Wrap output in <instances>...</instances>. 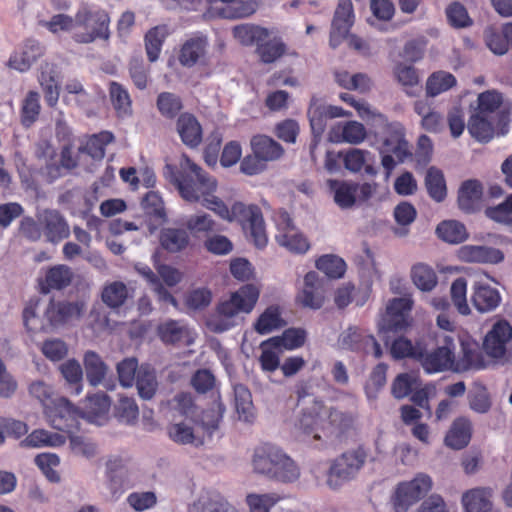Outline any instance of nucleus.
I'll list each match as a JSON object with an SVG mask.
<instances>
[{"mask_svg":"<svg viewBox=\"0 0 512 512\" xmlns=\"http://www.w3.org/2000/svg\"><path fill=\"white\" fill-rule=\"evenodd\" d=\"M357 418L355 412L327 408L321 398L315 397L309 406L302 408L295 428L308 441H326L353 430Z\"/></svg>","mask_w":512,"mask_h":512,"instance_id":"1","label":"nucleus"},{"mask_svg":"<svg viewBox=\"0 0 512 512\" xmlns=\"http://www.w3.org/2000/svg\"><path fill=\"white\" fill-rule=\"evenodd\" d=\"M170 170V182L175 185L180 196L188 202L203 199V205L217 214L221 219H230L229 208L219 197L213 195L217 189V181L205 172L189 157L184 156L178 169L167 166Z\"/></svg>","mask_w":512,"mask_h":512,"instance_id":"2","label":"nucleus"},{"mask_svg":"<svg viewBox=\"0 0 512 512\" xmlns=\"http://www.w3.org/2000/svg\"><path fill=\"white\" fill-rule=\"evenodd\" d=\"M252 467L254 472L283 483L295 482L300 477L295 461L271 443H263L254 449Z\"/></svg>","mask_w":512,"mask_h":512,"instance_id":"3","label":"nucleus"},{"mask_svg":"<svg viewBox=\"0 0 512 512\" xmlns=\"http://www.w3.org/2000/svg\"><path fill=\"white\" fill-rule=\"evenodd\" d=\"M260 291L253 284H245L233 292L229 299L220 302L215 314L209 319L210 329L216 333H222L236 325V317L239 313H250L258 299Z\"/></svg>","mask_w":512,"mask_h":512,"instance_id":"4","label":"nucleus"},{"mask_svg":"<svg viewBox=\"0 0 512 512\" xmlns=\"http://www.w3.org/2000/svg\"><path fill=\"white\" fill-rule=\"evenodd\" d=\"M75 28L72 38L76 43L89 44L96 40L108 41L110 38V16L101 8H92L83 4L75 14Z\"/></svg>","mask_w":512,"mask_h":512,"instance_id":"5","label":"nucleus"},{"mask_svg":"<svg viewBox=\"0 0 512 512\" xmlns=\"http://www.w3.org/2000/svg\"><path fill=\"white\" fill-rule=\"evenodd\" d=\"M367 457L368 452L363 445L343 452L333 460L329 468L327 485L331 489H338L355 478L365 465Z\"/></svg>","mask_w":512,"mask_h":512,"instance_id":"6","label":"nucleus"},{"mask_svg":"<svg viewBox=\"0 0 512 512\" xmlns=\"http://www.w3.org/2000/svg\"><path fill=\"white\" fill-rule=\"evenodd\" d=\"M435 340L437 346L432 351L427 352L422 347V357L419 359V363L429 374L444 371L454 372L457 339L451 334L438 333Z\"/></svg>","mask_w":512,"mask_h":512,"instance_id":"7","label":"nucleus"},{"mask_svg":"<svg viewBox=\"0 0 512 512\" xmlns=\"http://www.w3.org/2000/svg\"><path fill=\"white\" fill-rule=\"evenodd\" d=\"M237 222L249 236L254 245L262 249L267 245L268 238L261 209L257 205H245L235 202L231 207L228 222Z\"/></svg>","mask_w":512,"mask_h":512,"instance_id":"8","label":"nucleus"},{"mask_svg":"<svg viewBox=\"0 0 512 512\" xmlns=\"http://www.w3.org/2000/svg\"><path fill=\"white\" fill-rule=\"evenodd\" d=\"M432 479L425 473H418L412 480L400 482L393 496L395 512H407L408 509L432 489Z\"/></svg>","mask_w":512,"mask_h":512,"instance_id":"9","label":"nucleus"},{"mask_svg":"<svg viewBox=\"0 0 512 512\" xmlns=\"http://www.w3.org/2000/svg\"><path fill=\"white\" fill-rule=\"evenodd\" d=\"M44 414L50 425L68 436L79 430L80 411L66 398H55L46 406Z\"/></svg>","mask_w":512,"mask_h":512,"instance_id":"10","label":"nucleus"},{"mask_svg":"<svg viewBox=\"0 0 512 512\" xmlns=\"http://www.w3.org/2000/svg\"><path fill=\"white\" fill-rule=\"evenodd\" d=\"M412 309V301L405 297L393 298L386 306V312L382 316L378 329L380 333H404L411 325L409 312Z\"/></svg>","mask_w":512,"mask_h":512,"instance_id":"11","label":"nucleus"},{"mask_svg":"<svg viewBox=\"0 0 512 512\" xmlns=\"http://www.w3.org/2000/svg\"><path fill=\"white\" fill-rule=\"evenodd\" d=\"M380 153H392L398 162H404L412 156L405 139V128L400 122H386L382 131Z\"/></svg>","mask_w":512,"mask_h":512,"instance_id":"12","label":"nucleus"},{"mask_svg":"<svg viewBox=\"0 0 512 512\" xmlns=\"http://www.w3.org/2000/svg\"><path fill=\"white\" fill-rule=\"evenodd\" d=\"M512 339V327L506 320H499L492 326L483 341V349L494 359H503L507 352V344Z\"/></svg>","mask_w":512,"mask_h":512,"instance_id":"13","label":"nucleus"},{"mask_svg":"<svg viewBox=\"0 0 512 512\" xmlns=\"http://www.w3.org/2000/svg\"><path fill=\"white\" fill-rule=\"evenodd\" d=\"M38 221L46 241L58 244L70 235V227L65 217L55 209H45L38 214Z\"/></svg>","mask_w":512,"mask_h":512,"instance_id":"14","label":"nucleus"},{"mask_svg":"<svg viewBox=\"0 0 512 512\" xmlns=\"http://www.w3.org/2000/svg\"><path fill=\"white\" fill-rule=\"evenodd\" d=\"M83 305L78 302L50 300L44 312L49 331L65 325L73 318L81 316Z\"/></svg>","mask_w":512,"mask_h":512,"instance_id":"15","label":"nucleus"},{"mask_svg":"<svg viewBox=\"0 0 512 512\" xmlns=\"http://www.w3.org/2000/svg\"><path fill=\"white\" fill-rule=\"evenodd\" d=\"M379 336L386 346H389V352L394 360L413 359L419 362L422 357V346L419 343L415 345L411 340L404 337L403 333H380Z\"/></svg>","mask_w":512,"mask_h":512,"instance_id":"16","label":"nucleus"},{"mask_svg":"<svg viewBox=\"0 0 512 512\" xmlns=\"http://www.w3.org/2000/svg\"><path fill=\"white\" fill-rule=\"evenodd\" d=\"M323 283L315 271L308 272L304 277L303 289L297 294L296 302L305 308L320 309L324 304Z\"/></svg>","mask_w":512,"mask_h":512,"instance_id":"17","label":"nucleus"},{"mask_svg":"<svg viewBox=\"0 0 512 512\" xmlns=\"http://www.w3.org/2000/svg\"><path fill=\"white\" fill-rule=\"evenodd\" d=\"M312 132L316 136L324 133L327 122L330 119L349 116L341 107L338 106H325L318 103L317 100L312 99L307 111Z\"/></svg>","mask_w":512,"mask_h":512,"instance_id":"18","label":"nucleus"},{"mask_svg":"<svg viewBox=\"0 0 512 512\" xmlns=\"http://www.w3.org/2000/svg\"><path fill=\"white\" fill-rule=\"evenodd\" d=\"M460 260L468 263L498 264L504 260V253L484 245H464L458 250Z\"/></svg>","mask_w":512,"mask_h":512,"instance_id":"19","label":"nucleus"},{"mask_svg":"<svg viewBox=\"0 0 512 512\" xmlns=\"http://www.w3.org/2000/svg\"><path fill=\"white\" fill-rule=\"evenodd\" d=\"M482 196L483 186L479 180L464 181L458 190L459 209L467 214L475 213L480 209Z\"/></svg>","mask_w":512,"mask_h":512,"instance_id":"20","label":"nucleus"},{"mask_svg":"<svg viewBox=\"0 0 512 512\" xmlns=\"http://www.w3.org/2000/svg\"><path fill=\"white\" fill-rule=\"evenodd\" d=\"M176 128L180 139L186 146L196 148L201 144L202 126L192 113H182L176 121Z\"/></svg>","mask_w":512,"mask_h":512,"instance_id":"21","label":"nucleus"},{"mask_svg":"<svg viewBox=\"0 0 512 512\" xmlns=\"http://www.w3.org/2000/svg\"><path fill=\"white\" fill-rule=\"evenodd\" d=\"M207 47L206 37L196 36L186 40L179 51V63L187 68L203 63L206 58Z\"/></svg>","mask_w":512,"mask_h":512,"instance_id":"22","label":"nucleus"},{"mask_svg":"<svg viewBox=\"0 0 512 512\" xmlns=\"http://www.w3.org/2000/svg\"><path fill=\"white\" fill-rule=\"evenodd\" d=\"M471 302L480 313L494 311L501 303V295L496 288L488 284L476 282L473 286Z\"/></svg>","mask_w":512,"mask_h":512,"instance_id":"23","label":"nucleus"},{"mask_svg":"<svg viewBox=\"0 0 512 512\" xmlns=\"http://www.w3.org/2000/svg\"><path fill=\"white\" fill-rule=\"evenodd\" d=\"M190 235L186 228L164 227L159 233V243L163 250L175 254L190 246Z\"/></svg>","mask_w":512,"mask_h":512,"instance_id":"24","label":"nucleus"},{"mask_svg":"<svg viewBox=\"0 0 512 512\" xmlns=\"http://www.w3.org/2000/svg\"><path fill=\"white\" fill-rule=\"evenodd\" d=\"M74 278L72 269L64 264L50 267L44 280L40 283L41 293L48 294L52 290H62L68 287Z\"/></svg>","mask_w":512,"mask_h":512,"instance_id":"25","label":"nucleus"},{"mask_svg":"<svg viewBox=\"0 0 512 512\" xmlns=\"http://www.w3.org/2000/svg\"><path fill=\"white\" fill-rule=\"evenodd\" d=\"M44 54V47L39 41L28 39L21 53H15L9 59V66L17 71H28L31 65Z\"/></svg>","mask_w":512,"mask_h":512,"instance_id":"26","label":"nucleus"},{"mask_svg":"<svg viewBox=\"0 0 512 512\" xmlns=\"http://www.w3.org/2000/svg\"><path fill=\"white\" fill-rule=\"evenodd\" d=\"M190 512H239L217 491L201 494L192 504Z\"/></svg>","mask_w":512,"mask_h":512,"instance_id":"27","label":"nucleus"},{"mask_svg":"<svg viewBox=\"0 0 512 512\" xmlns=\"http://www.w3.org/2000/svg\"><path fill=\"white\" fill-rule=\"evenodd\" d=\"M329 190L333 193L335 203L342 209H348L357 201L358 183L337 179L327 181Z\"/></svg>","mask_w":512,"mask_h":512,"instance_id":"28","label":"nucleus"},{"mask_svg":"<svg viewBox=\"0 0 512 512\" xmlns=\"http://www.w3.org/2000/svg\"><path fill=\"white\" fill-rule=\"evenodd\" d=\"M471 436V422L464 417H459L453 421L450 429L446 433L444 442L446 446L460 450L469 444Z\"/></svg>","mask_w":512,"mask_h":512,"instance_id":"29","label":"nucleus"},{"mask_svg":"<svg viewBox=\"0 0 512 512\" xmlns=\"http://www.w3.org/2000/svg\"><path fill=\"white\" fill-rule=\"evenodd\" d=\"M307 333L302 328H288L279 336L271 337L263 341L264 345H271L278 351L296 350L302 347L306 341Z\"/></svg>","mask_w":512,"mask_h":512,"instance_id":"30","label":"nucleus"},{"mask_svg":"<svg viewBox=\"0 0 512 512\" xmlns=\"http://www.w3.org/2000/svg\"><path fill=\"white\" fill-rule=\"evenodd\" d=\"M251 148L255 155H257L265 163L279 159L283 153V147L266 135H256L251 139Z\"/></svg>","mask_w":512,"mask_h":512,"instance_id":"31","label":"nucleus"},{"mask_svg":"<svg viewBox=\"0 0 512 512\" xmlns=\"http://www.w3.org/2000/svg\"><path fill=\"white\" fill-rule=\"evenodd\" d=\"M157 335L164 344L178 345L186 342L189 331L181 321L169 319L158 325Z\"/></svg>","mask_w":512,"mask_h":512,"instance_id":"32","label":"nucleus"},{"mask_svg":"<svg viewBox=\"0 0 512 512\" xmlns=\"http://www.w3.org/2000/svg\"><path fill=\"white\" fill-rule=\"evenodd\" d=\"M492 490L490 488H474L462 497V503L466 512H494L490 497Z\"/></svg>","mask_w":512,"mask_h":512,"instance_id":"33","label":"nucleus"},{"mask_svg":"<svg viewBox=\"0 0 512 512\" xmlns=\"http://www.w3.org/2000/svg\"><path fill=\"white\" fill-rule=\"evenodd\" d=\"M286 50L287 46L281 37L270 38L269 35L268 38L258 43L255 51L262 63L271 64L285 55Z\"/></svg>","mask_w":512,"mask_h":512,"instance_id":"34","label":"nucleus"},{"mask_svg":"<svg viewBox=\"0 0 512 512\" xmlns=\"http://www.w3.org/2000/svg\"><path fill=\"white\" fill-rule=\"evenodd\" d=\"M462 356L455 357L454 372L462 373L469 370H479L485 367L483 357L478 348L471 343L461 342Z\"/></svg>","mask_w":512,"mask_h":512,"instance_id":"35","label":"nucleus"},{"mask_svg":"<svg viewBox=\"0 0 512 512\" xmlns=\"http://www.w3.org/2000/svg\"><path fill=\"white\" fill-rule=\"evenodd\" d=\"M494 117L473 113L468 120L470 135L481 143H488L494 137Z\"/></svg>","mask_w":512,"mask_h":512,"instance_id":"36","label":"nucleus"},{"mask_svg":"<svg viewBox=\"0 0 512 512\" xmlns=\"http://www.w3.org/2000/svg\"><path fill=\"white\" fill-rule=\"evenodd\" d=\"M285 325L279 306L271 305L259 315L253 327L258 334L266 335Z\"/></svg>","mask_w":512,"mask_h":512,"instance_id":"37","label":"nucleus"},{"mask_svg":"<svg viewBox=\"0 0 512 512\" xmlns=\"http://www.w3.org/2000/svg\"><path fill=\"white\" fill-rule=\"evenodd\" d=\"M169 35V28L166 24L150 28L144 37L145 50L150 62H155L161 53L165 39Z\"/></svg>","mask_w":512,"mask_h":512,"instance_id":"38","label":"nucleus"},{"mask_svg":"<svg viewBox=\"0 0 512 512\" xmlns=\"http://www.w3.org/2000/svg\"><path fill=\"white\" fill-rule=\"evenodd\" d=\"M184 107L182 98L172 92H161L156 98V108L159 114L166 120H175L182 114Z\"/></svg>","mask_w":512,"mask_h":512,"instance_id":"39","label":"nucleus"},{"mask_svg":"<svg viewBox=\"0 0 512 512\" xmlns=\"http://www.w3.org/2000/svg\"><path fill=\"white\" fill-rule=\"evenodd\" d=\"M425 187L428 195L437 203L443 202L447 197V187L443 172L436 168H428L425 176Z\"/></svg>","mask_w":512,"mask_h":512,"instance_id":"40","label":"nucleus"},{"mask_svg":"<svg viewBox=\"0 0 512 512\" xmlns=\"http://www.w3.org/2000/svg\"><path fill=\"white\" fill-rule=\"evenodd\" d=\"M270 32L267 28L254 24H241L233 29V36L244 46L258 45Z\"/></svg>","mask_w":512,"mask_h":512,"instance_id":"41","label":"nucleus"},{"mask_svg":"<svg viewBox=\"0 0 512 512\" xmlns=\"http://www.w3.org/2000/svg\"><path fill=\"white\" fill-rule=\"evenodd\" d=\"M234 402L239 419L245 422H252L254 419L252 395L245 385H234Z\"/></svg>","mask_w":512,"mask_h":512,"instance_id":"42","label":"nucleus"},{"mask_svg":"<svg viewBox=\"0 0 512 512\" xmlns=\"http://www.w3.org/2000/svg\"><path fill=\"white\" fill-rule=\"evenodd\" d=\"M41 112L40 94L37 91H29L21 103L20 119L21 124L29 128L39 118Z\"/></svg>","mask_w":512,"mask_h":512,"instance_id":"43","label":"nucleus"},{"mask_svg":"<svg viewBox=\"0 0 512 512\" xmlns=\"http://www.w3.org/2000/svg\"><path fill=\"white\" fill-rule=\"evenodd\" d=\"M436 233L440 239L451 244L464 242L468 233L464 224L456 220H445L438 224Z\"/></svg>","mask_w":512,"mask_h":512,"instance_id":"44","label":"nucleus"},{"mask_svg":"<svg viewBox=\"0 0 512 512\" xmlns=\"http://www.w3.org/2000/svg\"><path fill=\"white\" fill-rule=\"evenodd\" d=\"M84 367L87 380L92 386H97L105 378L107 366L96 352L87 351L85 353Z\"/></svg>","mask_w":512,"mask_h":512,"instance_id":"45","label":"nucleus"},{"mask_svg":"<svg viewBox=\"0 0 512 512\" xmlns=\"http://www.w3.org/2000/svg\"><path fill=\"white\" fill-rule=\"evenodd\" d=\"M457 83L455 76L446 71L433 72L426 82V93L428 96L435 97L452 87Z\"/></svg>","mask_w":512,"mask_h":512,"instance_id":"46","label":"nucleus"},{"mask_svg":"<svg viewBox=\"0 0 512 512\" xmlns=\"http://www.w3.org/2000/svg\"><path fill=\"white\" fill-rule=\"evenodd\" d=\"M134 383H136L138 393L143 399H151L157 389L154 369L149 365H141Z\"/></svg>","mask_w":512,"mask_h":512,"instance_id":"47","label":"nucleus"},{"mask_svg":"<svg viewBox=\"0 0 512 512\" xmlns=\"http://www.w3.org/2000/svg\"><path fill=\"white\" fill-rule=\"evenodd\" d=\"M411 277L413 283L422 291H431L438 283L434 269L423 263H418L412 267Z\"/></svg>","mask_w":512,"mask_h":512,"instance_id":"48","label":"nucleus"},{"mask_svg":"<svg viewBox=\"0 0 512 512\" xmlns=\"http://www.w3.org/2000/svg\"><path fill=\"white\" fill-rule=\"evenodd\" d=\"M502 103L503 96L500 92L496 90L484 91L477 97V106L474 113L494 117L493 114L499 111Z\"/></svg>","mask_w":512,"mask_h":512,"instance_id":"49","label":"nucleus"},{"mask_svg":"<svg viewBox=\"0 0 512 512\" xmlns=\"http://www.w3.org/2000/svg\"><path fill=\"white\" fill-rule=\"evenodd\" d=\"M109 94L112 105L119 116L129 115L132 112L130 95L123 85L118 82H111Z\"/></svg>","mask_w":512,"mask_h":512,"instance_id":"50","label":"nucleus"},{"mask_svg":"<svg viewBox=\"0 0 512 512\" xmlns=\"http://www.w3.org/2000/svg\"><path fill=\"white\" fill-rule=\"evenodd\" d=\"M114 141L113 133L101 131L92 135L81 148V150L94 159H102L105 156V148Z\"/></svg>","mask_w":512,"mask_h":512,"instance_id":"51","label":"nucleus"},{"mask_svg":"<svg viewBox=\"0 0 512 512\" xmlns=\"http://www.w3.org/2000/svg\"><path fill=\"white\" fill-rule=\"evenodd\" d=\"M64 442L63 437L56 433H50L44 429H37L30 433L21 446L39 448L44 446H58Z\"/></svg>","mask_w":512,"mask_h":512,"instance_id":"52","label":"nucleus"},{"mask_svg":"<svg viewBox=\"0 0 512 512\" xmlns=\"http://www.w3.org/2000/svg\"><path fill=\"white\" fill-rule=\"evenodd\" d=\"M37 306L38 301H31L24 307L22 312L24 326L29 333L49 332L45 317L41 318L37 314Z\"/></svg>","mask_w":512,"mask_h":512,"instance_id":"53","label":"nucleus"},{"mask_svg":"<svg viewBox=\"0 0 512 512\" xmlns=\"http://www.w3.org/2000/svg\"><path fill=\"white\" fill-rule=\"evenodd\" d=\"M101 297L108 307L118 308L128 297L127 286L123 282L114 281L103 288Z\"/></svg>","mask_w":512,"mask_h":512,"instance_id":"54","label":"nucleus"},{"mask_svg":"<svg viewBox=\"0 0 512 512\" xmlns=\"http://www.w3.org/2000/svg\"><path fill=\"white\" fill-rule=\"evenodd\" d=\"M185 226L194 236L208 235L216 231V222L207 213L191 215L187 218Z\"/></svg>","mask_w":512,"mask_h":512,"instance_id":"55","label":"nucleus"},{"mask_svg":"<svg viewBox=\"0 0 512 512\" xmlns=\"http://www.w3.org/2000/svg\"><path fill=\"white\" fill-rule=\"evenodd\" d=\"M106 466L109 489L115 494L123 489L127 471L121 458L109 459Z\"/></svg>","mask_w":512,"mask_h":512,"instance_id":"56","label":"nucleus"},{"mask_svg":"<svg viewBox=\"0 0 512 512\" xmlns=\"http://www.w3.org/2000/svg\"><path fill=\"white\" fill-rule=\"evenodd\" d=\"M316 268L329 278H341L346 271L345 261L336 255H323L316 260Z\"/></svg>","mask_w":512,"mask_h":512,"instance_id":"57","label":"nucleus"},{"mask_svg":"<svg viewBox=\"0 0 512 512\" xmlns=\"http://www.w3.org/2000/svg\"><path fill=\"white\" fill-rule=\"evenodd\" d=\"M467 281L463 277L456 278L451 285V300L461 315H469L471 310L467 302Z\"/></svg>","mask_w":512,"mask_h":512,"instance_id":"58","label":"nucleus"},{"mask_svg":"<svg viewBox=\"0 0 512 512\" xmlns=\"http://www.w3.org/2000/svg\"><path fill=\"white\" fill-rule=\"evenodd\" d=\"M60 371L67 383L78 395L82 390L83 371L78 361L70 359L60 366Z\"/></svg>","mask_w":512,"mask_h":512,"instance_id":"59","label":"nucleus"},{"mask_svg":"<svg viewBox=\"0 0 512 512\" xmlns=\"http://www.w3.org/2000/svg\"><path fill=\"white\" fill-rule=\"evenodd\" d=\"M276 240L280 246L298 254L307 252L310 247L308 240L295 230L290 233H278L276 235Z\"/></svg>","mask_w":512,"mask_h":512,"instance_id":"60","label":"nucleus"},{"mask_svg":"<svg viewBox=\"0 0 512 512\" xmlns=\"http://www.w3.org/2000/svg\"><path fill=\"white\" fill-rule=\"evenodd\" d=\"M419 385L418 377L410 373H401L393 381L391 392L397 399H402L412 393Z\"/></svg>","mask_w":512,"mask_h":512,"instance_id":"61","label":"nucleus"},{"mask_svg":"<svg viewBox=\"0 0 512 512\" xmlns=\"http://www.w3.org/2000/svg\"><path fill=\"white\" fill-rule=\"evenodd\" d=\"M110 407V399L104 392L87 395L85 409L90 418L105 415Z\"/></svg>","mask_w":512,"mask_h":512,"instance_id":"62","label":"nucleus"},{"mask_svg":"<svg viewBox=\"0 0 512 512\" xmlns=\"http://www.w3.org/2000/svg\"><path fill=\"white\" fill-rule=\"evenodd\" d=\"M485 215L497 222L512 226V195L506 197V199L492 207H487Z\"/></svg>","mask_w":512,"mask_h":512,"instance_id":"63","label":"nucleus"},{"mask_svg":"<svg viewBox=\"0 0 512 512\" xmlns=\"http://www.w3.org/2000/svg\"><path fill=\"white\" fill-rule=\"evenodd\" d=\"M279 500L280 497L274 493L248 494L246 497L250 512H269Z\"/></svg>","mask_w":512,"mask_h":512,"instance_id":"64","label":"nucleus"}]
</instances>
